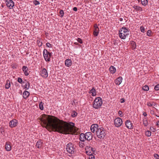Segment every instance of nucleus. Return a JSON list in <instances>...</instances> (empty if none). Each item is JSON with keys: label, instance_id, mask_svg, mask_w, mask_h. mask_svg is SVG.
Listing matches in <instances>:
<instances>
[{"label": "nucleus", "instance_id": "f3484780", "mask_svg": "<svg viewBox=\"0 0 159 159\" xmlns=\"http://www.w3.org/2000/svg\"><path fill=\"white\" fill-rule=\"evenodd\" d=\"M122 80V78L121 77H119L115 80V84L116 85H119L121 83Z\"/></svg>", "mask_w": 159, "mask_h": 159}, {"label": "nucleus", "instance_id": "473e14b6", "mask_svg": "<svg viewBox=\"0 0 159 159\" xmlns=\"http://www.w3.org/2000/svg\"><path fill=\"white\" fill-rule=\"evenodd\" d=\"M70 143L67 144L66 146V151L68 153H70Z\"/></svg>", "mask_w": 159, "mask_h": 159}, {"label": "nucleus", "instance_id": "2f4dec72", "mask_svg": "<svg viewBox=\"0 0 159 159\" xmlns=\"http://www.w3.org/2000/svg\"><path fill=\"white\" fill-rule=\"evenodd\" d=\"M142 89L145 91H148L149 90V88L148 86L145 85L143 87Z\"/></svg>", "mask_w": 159, "mask_h": 159}, {"label": "nucleus", "instance_id": "412c9836", "mask_svg": "<svg viewBox=\"0 0 159 159\" xmlns=\"http://www.w3.org/2000/svg\"><path fill=\"white\" fill-rule=\"evenodd\" d=\"M71 146H70V147ZM75 147L76 146L73 145V146H71V148L72 149L70 148V150H71V152H70V154H74L75 152Z\"/></svg>", "mask_w": 159, "mask_h": 159}, {"label": "nucleus", "instance_id": "e433bc0d", "mask_svg": "<svg viewBox=\"0 0 159 159\" xmlns=\"http://www.w3.org/2000/svg\"><path fill=\"white\" fill-rule=\"evenodd\" d=\"M60 16L61 17H62L64 15V11L62 10H61L60 11Z\"/></svg>", "mask_w": 159, "mask_h": 159}, {"label": "nucleus", "instance_id": "1a4fd4ad", "mask_svg": "<svg viewBox=\"0 0 159 159\" xmlns=\"http://www.w3.org/2000/svg\"><path fill=\"white\" fill-rule=\"evenodd\" d=\"M40 75L43 77L46 78L48 76L47 71L45 68H43L40 71Z\"/></svg>", "mask_w": 159, "mask_h": 159}, {"label": "nucleus", "instance_id": "dca6fc26", "mask_svg": "<svg viewBox=\"0 0 159 159\" xmlns=\"http://www.w3.org/2000/svg\"><path fill=\"white\" fill-rule=\"evenodd\" d=\"M23 83L25 84V85L24 86V89L26 90H28L29 89L30 86V84L28 81L26 80H25L23 82Z\"/></svg>", "mask_w": 159, "mask_h": 159}, {"label": "nucleus", "instance_id": "09e8293b", "mask_svg": "<svg viewBox=\"0 0 159 159\" xmlns=\"http://www.w3.org/2000/svg\"><path fill=\"white\" fill-rule=\"evenodd\" d=\"M47 54H48V56L50 58L52 56V52H48L47 51Z\"/></svg>", "mask_w": 159, "mask_h": 159}, {"label": "nucleus", "instance_id": "c85d7f7f", "mask_svg": "<svg viewBox=\"0 0 159 159\" xmlns=\"http://www.w3.org/2000/svg\"><path fill=\"white\" fill-rule=\"evenodd\" d=\"M141 4L143 6H145L148 4V0H141Z\"/></svg>", "mask_w": 159, "mask_h": 159}, {"label": "nucleus", "instance_id": "8fccbe9b", "mask_svg": "<svg viewBox=\"0 0 159 159\" xmlns=\"http://www.w3.org/2000/svg\"><path fill=\"white\" fill-rule=\"evenodd\" d=\"M147 105L149 107H151L152 106L151 102H148Z\"/></svg>", "mask_w": 159, "mask_h": 159}, {"label": "nucleus", "instance_id": "680f3d73", "mask_svg": "<svg viewBox=\"0 0 159 159\" xmlns=\"http://www.w3.org/2000/svg\"><path fill=\"white\" fill-rule=\"evenodd\" d=\"M98 98H99L100 99H102V98H100V97H97V98H96L94 99H95V100H96V99H97Z\"/></svg>", "mask_w": 159, "mask_h": 159}, {"label": "nucleus", "instance_id": "6e6552de", "mask_svg": "<svg viewBox=\"0 0 159 159\" xmlns=\"http://www.w3.org/2000/svg\"><path fill=\"white\" fill-rule=\"evenodd\" d=\"M47 52V50L46 49H44L43 51V57L45 61L49 62L51 60V58L48 56V55Z\"/></svg>", "mask_w": 159, "mask_h": 159}, {"label": "nucleus", "instance_id": "2eb2a0df", "mask_svg": "<svg viewBox=\"0 0 159 159\" xmlns=\"http://www.w3.org/2000/svg\"><path fill=\"white\" fill-rule=\"evenodd\" d=\"M11 143L10 142H7L5 144V148L7 151H10L11 149Z\"/></svg>", "mask_w": 159, "mask_h": 159}, {"label": "nucleus", "instance_id": "de8ad7c7", "mask_svg": "<svg viewBox=\"0 0 159 159\" xmlns=\"http://www.w3.org/2000/svg\"><path fill=\"white\" fill-rule=\"evenodd\" d=\"M154 157L156 159H159V156L157 154H154Z\"/></svg>", "mask_w": 159, "mask_h": 159}, {"label": "nucleus", "instance_id": "338daca9", "mask_svg": "<svg viewBox=\"0 0 159 159\" xmlns=\"http://www.w3.org/2000/svg\"><path fill=\"white\" fill-rule=\"evenodd\" d=\"M1 6L2 7H4V6L3 5H2Z\"/></svg>", "mask_w": 159, "mask_h": 159}, {"label": "nucleus", "instance_id": "f03ea898", "mask_svg": "<svg viewBox=\"0 0 159 159\" xmlns=\"http://www.w3.org/2000/svg\"><path fill=\"white\" fill-rule=\"evenodd\" d=\"M129 31L127 28L125 27H122L119 30V35L120 37L122 39H125L126 37L128 38L129 35Z\"/></svg>", "mask_w": 159, "mask_h": 159}, {"label": "nucleus", "instance_id": "f257e3e1", "mask_svg": "<svg viewBox=\"0 0 159 159\" xmlns=\"http://www.w3.org/2000/svg\"><path fill=\"white\" fill-rule=\"evenodd\" d=\"M42 126L54 132L66 134H70V122L61 120L53 116L43 114L38 118Z\"/></svg>", "mask_w": 159, "mask_h": 159}, {"label": "nucleus", "instance_id": "49530a36", "mask_svg": "<svg viewBox=\"0 0 159 159\" xmlns=\"http://www.w3.org/2000/svg\"><path fill=\"white\" fill-rule=\"evenodd\" d=\"M46 46L48 48L52 47L51 45L49 43H47L46 44Z\"/></svg>", "mask_w": 159, "mask_h": 159}, {"label": "nucleus", "instance_id": "f8f14e48", "mask_svg": "<svg viewBox=\"0 0 159 159\" xmlns=\"http://www.w3.org/2000/svg\"><path fill=\"white\" fill-rule=\"evenodd\" d=\"M125 125L126 127L129 129L133 128V126L129 120H127L125 121Z\"/></svg>", "mask_w": 159, "mask_h": 159}, {"label": "nucleus", "instance_id": "5701e85b", "mask_svg": "<svg viewBox=\"0 0 159 159\" xmlns=\"http://www.w3.org/2000/svg\"><path fill=\"white\" fill-rule=\"evenodd\" d=\"M110 72L113 74H114L116 71V69L113 66H111L109 68Z\"/></svg>", "mask_w": 159, "mask_h": 159}, {"label": "nucleus", "instance_id": "b1692460", "mask_svg": "<svg viewBox=\"0 0 159 159\" xmlns=\"http://www.w3.org/2000/svg\"><path fill=\"white\" fill-rule=\"evenodd\" d=\"M70 113L71 116L72 117H75L77 115V113L75 111H72Z\"/></svg>", "mask_w": 159, "mask_h": 159}, {"label": "nucleus", "instance_id": "72a5a7b5", "mask_svg": "<svg viewBox=\"0 0 159 159\" xmlns=\"http://www.w3.org/2000/svg\"><path fill=\"white\" fill-rule=\"evenodd\" d=\"M145 135L148 137H150L151 135V132L149 131H147L145 132Z\"/></svg>", "mask_w": 159, "mask_h": 159}, {"label": "nucleus", "instance_id": "13d9d810", "mask_svg": "<svg viewBox=\"0 0 159 159\" xmlns=\"http://www.w3.org/2000/svg\"><path fill=\"white\" fill-rule=\"evenodd\" d=\"M86 154H87L88 155H89V154H91V153H92L91 152H90L89 153V152H88V151H86Z\"/></svg>", "mask_w": 159, "mask_h": 159}, {"label": "nucleus", "instance_id": "6ab92c4d", "mask_svg": "<svg viewBox=\"0 0 159 159\" xmlns=\"http://www.w3.org/2000/svg\"><path fill=\"white\" fill-rule=\"evenodd\" d=\"M89 93H92V95L93 96H96V90L94 87H93L92 89L89 91Z\"/></svg>", "mask_w": 159, "mask_h": 159}, {"label": "nucleus", "instance_id": "79ce46f5", "mask_svg": "<svg viewBox=\"0 0 159 159\" xmlns=\"http://www.w3.org/2000/svg\"><path fill=\"white\" fill-rule=\"evenodd\" d=\"M37 42L38 46H39V47H41L42 46V44H43L42 42H41L37 40Z\"/></svg>", "mask_w": 159, "mask_h": 159}, {"label": "nucleus", "instance_id": "ea45409f", "mask_svg": "<svg viewBox=\"0 0 159 159\" xmlns=\"http://www.w3.org/2000/svg\"><path fill=\"white\" fill-rule=\"evenodd\" d=\"M154 89L156 90H159V84H157L155 86Z\"/></svg>", "mask_w": 159, "mask_h": 159}, {"label": "nucleus", "instance_id": "0eeeda50", "mask_svg": "<svg viewBox=\"0 0 159 159\" xmlns=\"http://www.w3.org/2000/svg\"><path fill=\"white\" fill-rule=\"evenodd\" d=\"M6 5L10 9H12L14 6V3L12 0H5Z\"/></svg>", "mask_w": 159, "mask_h": 159}, {"label": "nucleus", "instance_id": "5fc2aeb1", "mask_svg": "<svg viewBox=\"0 0 159 159\" xmlns=\"http://www.w3.org/2000/svg\"><path fill=\"white\" fill-rule=\"evenodd\" d=\"M89 148H91V151L93 152L95 151V149L94 148H92V147H89Z\"/></svg>", "mask_w": 159, "mask_h": 159}, {"label": "nucleus", "instance_id": "aec40b11", "mask_svg": "<svg viewBox=\"0 0 159 159\" xmlns=\"http://www.w3.org/2000/svg\"><path fill=\"white\" fill-rule=\"evenodd\" d=\"M43 143L41 142V140H39L37 142L36 144V146L38 148H41L42 147Z\"/></svg>", "mask_w": 159, "mask_h": 159}, {"label": "nucleus", "instance_id": "f704fd0d", "mask_svg": "<svg viewBox=\"0 0 159 159\" xmlns=\"http://www.w3.org/2000/svg\"><path fill=\"white\" fill-rule=\"evenodd\" d=\"M152 33V31L150 30H149L147 32V36H151V33Z\"/></svg>", "mask_w": 159, "mask_h": 159}, {"label": "nucleus", "instance_id": "69168bd1", "mask_svg": "<svg viewBox=\"0 0 159 159\" xmlns=\"http://www.w3.org/2000/svg\"><path fill=\"white\" fill-rule=\"evenodd\" d=\"M47 129L48 130H49V131H50V130H49V129H49V128H48V129ZM51 129V130H52H52Z\"/></svg>", "mask_w": 159, "mask_h": 159}, {"label": "nucleus", "instance_id": "774afa93", "mask_svg": "<svg viewBox=\"0 0 159 159\" xmlns=\"http://www.w3.org/2000/svg\"><path fill=\"white\" fill-rule=\"evenodd\" d=\"M155 115L156 116H157V117H159V116H157V115H156V114H155Z\"/></svg>", "mask_w": 159, "mask_h": 159}, {"label": "nucleus", "instance_id": "c03bdc74", "mask_svg": "<svg viewBox=\"0 0 159 159\" xmlns=\"http://www.w3.org/2000/svg\"><path fill=\"white\" fill-rule=\"evenodd\" d=\"M77 41L80 43H82L83 41L82 39L80 38H78L77 39Z\"/></svg>", "mask_w": 159, "mask_h": 159}, {"label": "nucleus", "instance_id": "4468645a", "mask_svg": "<svg viewBox=\"0 0 159 159\" xmlns=\"http://www.w3.org/2000/svg\"><path fill=\"white\" fill-rule=\"evenodd\" d=\"M22 70L23 71L25 75L28 76L29 74V69L27 67L25 66H23L22 68Z\"/></svg>", "mask_w": 159, "mask_h": 159}, {"label": "nucleus", "instance_id": "bf43d9fd", "mask_svg": "<svg viewBox=\"0 0 159 159\" xmlns=\"http://www.w3.org/2000/svg\"><path fill=\"white\" fill-rule=\"evenodd\" d=\"M156 125L158 126V127H159V121H158L157 123V124H156Z\"/></svg>", "mask_w": 159, "mask_h": 159}, {"label": "nucleus", "instance_id": "4c0bfd02", "mask_svg": "<svg viewBox=\"0 0 159 159\" xmlns=\"http://www.w3.org/2000/svg\"><path fill=\"white\" fill-rule=\"evenodd\" d=\"M89 159H95V157L91 153V154H89Z\"/></svg>", "mask_w": 159, "mask_h": 159}, {"label": "nucleus", "instance_id": "6e6d98bb", "mask_svg": "<svg viewBox=\"0 0 159 159\" xmlns=\"http://www.w3.org/2000/svg\"><path fill=\"white\" fill-rule=\"evenodd\" d=\"M150 129L152 131H153V132H154L155 131H154L155 129L153 127H151L150 128Z\"/></svg>", "mask_w": 159, "mask_h": 159}, {"label": "nucleus", "instance_id": "0e129e2a", "mask_svg": "<svg viewBox=\"0 0 159 159\" xmlns=\"http://www.w3.org/2000/svg\"><path fill=\"white\" fill-rule=\"evenodd\" d=\"M70 66H71V64L72 63V61H71V60L70 59Z\"/></svg>", "mask_w": 159, "mask_h": 159}, {"label": "nucleus", "instance_id": "4be33fe9", "mask_svg": "<svg viewBox=\"0 0 159 159\" xmlns=\"http://www.w3.org/2000/svg\"><path fill=\"white\" fill-rule=\"evenodd\" d=\"M11 86L10 82L9 80H7L6 81V83L5 85V88L6 89H8Z\"/></svg>", "mask_w": 159, "mask_h": 159}, {"label": "nucleus", "instance_id": "37998d69", "mask_svg": "<svg viewBox=\"0 0 159 159\" xmlns=\"http://www.w3.org/2000/svg\"><path fill=\"white\" fill-rule=\"evenodd\" d=\"M118 115L120 117H122L123 116V115H122L123 113L121 111H118Z\"/></svg>", "mask_w": 159, "mask_h": 159}, {"label": "nucleus", "instance_id": "393cba45", "mask_svg": "<svg viewBox=\"0 0 159 159\" xmlns=\"http://www.w3.org/2000/svg\"><path fill=\"white\" fill-rule=\"evenodd\" d=\"M133 7L134 9L135 10H136L137 11H142V7H140L134 5L133 6Z\"/></svg>", "mask_w": 159, "mask_h": 159}, {"label": "nucleus", "instance_id": "864d4df0", "mask_svg": "<svg viewBox=\"0 0 159 159\" xmlns=\"http://www.w3.org/2000/svg\"><path fill=\"white\" fill-rule=\"evenodd\" d=\"M151 102V103H152V106L153 105L154 106H155V105H156V103L155 102Z\"/></svg>", "mask_w": 159, "mask_h": 159}, {"label": "nucleus", "instance_id": "423d86ee", "mask_svg": "<svg viewBox=\"0 0 159 159\" xmlns=\"http://www.w3.org/2000/svg\"><path fill=\"white\" fill-rule=\"evenodd\" d=\"M114 123L116 127H119L122 125V120L120 118L118 117L114 120Z\"/></svg>", "mask_w": 159, "mask_h": 159}, {"label": "nucleus", "instance_id": "a19ab883", "mask_svg": "<svg viewBox=\"0 0 159 159\" xmlns=\"http://www.w3.org/2000/svg\"><path fill=\"white\" fill-rule=\"evenodd\" d=\"M17 81L20 84H22L23 83V81L22 79L20 78H18Z\"/></svg>", "mask_w": 159, "mask_h": 159}, {"label": "nucleus", "instance_id": "58836bf2", "mask_svg": "<svg viewBox=\"0 0 159 159\" xmlns=\"http://www.w3.org/2000/svg\"><path fill=\"white\" fill-rule=\"evenodd\" d=\"M148 122L147 120L143 121V124L145 126H147L148 125Z\"/></svg>", "mask_w": 159, "mask_h": 159}, {"label": "nucleus", "instance_id": "20e7f679", "mask_svg": "<svg viewBox=\"0 0 159 159\" xmlns=\"http://www.w3.org/2000/svg\"><path fill=\"white\" fill-rule=\"evenodd\" d=\"M75 123L70 122V134H78V132H77L79 129L75 126Z\"/></svg>", "mask_w": 159, "mask_h": 159}, {"label": "nucleus", "instance_id": "bb28decb", "mask_svg": "<svg viewBox=\"0 0 159 159\" xmlns=\"http://www.w3.org/2000/svg\"><path fill=\"white\" fill-rule=\"evenodd\" d=\"M99 29H94L93 32V35L95 36H98L99 33Z\"/></svg>", "mask_w": 159, "mask_h": 159}, {"label": "nucleus", "instance_id": "cd10ccee", "mask_svg": "<svg viewBox=\"0 0 159 159\" xmlns=\"http://www.w3.org/2000/svg\"><path fill=\"white\" fill-rule=\"evenodd\" d=\"M131 46H132L131 48H132V49H135L136 47V43L134 41H132L131 42Z\"/></svg>", "mask_w": 159, "mask_h": 159}, {"label": "nucleus", "instance_id": "e2e57ef3", "mask_svg": "<svg viewBox=\"0 0 159 159\" xmlns=\"http://www.w3.org/2000/svg\"><path fill=\"white\" fill-rule=\"evenodd\" d=\"M120 21H122L123 20V19L122 18H120Z\"/></svg>", "mask_w": 159, "mask_h": 159}, {"label": "nucleus", "instance_id": "a18cd8bd", "mask_svg": "<svg viewBox=\"0 0 159 159\" xmlns=\"http://www.w3.org/2000/svg\"><path fill=\"white\" fill-rule=\"evenodd\" d=\"M140 29L141 31L142 32H143V33L144 32V31L145 30V29L143 26H141L140 27Z\"/></svg>", "mask_w": 159, "mask_h": 159}, {"label": "nucleus", "instance_id": "c9c22d12", "mask_svg": "<svg viewBox=\"0 0 159 159\" xmlns=\"http://www.w3.org/2000/svg\"><path fill=\"white\" fill-rule=\"evenodd\" d=\"M33 3L35 5H37L40 4L39 2L36 0L34 1H33Z\"/></svg>", "mask_w": 159, "mask_h": 159}, {"label": "nucleus", "instance_id": "9b49d317", "mask_svg": "<svg viewBox=\"0 0 159 159\" xmlns=\"http://www.w3.org/2000/svg\"><path fill=\"white\" fill-rule=\"evenodd\" d=\"M18 121L15 119L12 120L9 122V125L11 128L14 127L17 125Z\"/></svg>", "mask_w": 159, "mask_h": 159}, {"label": "nucleus", "instance_id": "603ef678", "mask_svg": "<svg viewBox=\"0 0 159 159\" xmlns=\"http://www.w3.org/2000/svg\"><path fill=\"white\" fill-rule=\"evenodd\" d=\"M73 10L74 11H77V10H78V9H77V7H74L73 8Z\"/></svg>", "mask_w": 159, "mask_h": 159}, {"label": "nucleus", "instance_id": "9d476101", "mask_svg": "<svg viewBox=\"0 0 159 159\" xmlns=\"http://www.w3.org/2000/svg\"><path fill=\"white\" fill-rule=\"evenodd\" d=\"M98 127V125L96 124H93L92 125L90 129L91 131L93 133H94L95 132L97 133V132L99 129Z\"/></svg>", "mask_w": 159, "mask_h": 159}, {"label": "nucleus", "instance_id": "3c124183", "mask_svg": "<svg viewBox=\"0 0 159 159\" xmlns=\"http://www.w3.org/2000/svg\"><path fill=\"white\" fill-rule=\"evenodd\" d=\"M94 29H99L98 27L97 24H95L94 25Z\"/></svg>", "mask_w": 159, "mask_h": 159}, {"label": "nucleus", "instance_id": "052dcab7", "mask_svg": "<svg viewBox=\"0 0 159 159\" xmlns=\"http://www.w3.org/2000/svg\"><path fill=\"white\" fill-rule=\"evenodd\" d=\"M125 100H122V101L120 102L121 103H124L125 102Z\"/></svg>", "mask_w": 159, "mask_h": 159}, {"label": "nucleus", "instance_id": "7ed1b4c3", "mask_svg": "<svg viewBox=\"0 0 159 159\" xmlns=\"http://www.w3.org/2000/svg\"><path fill=\"white\" fill-rule=\"evenodd\" d=\"M98 137L100 139H104L106 135V133L104 128L101 127L99 128L98 129L96 133Z\"/></svg>", "mask_w": 159, "mask_h": 159}, {"label": "nucleus", "instance_id": "a211bd4d", "mask_svg": "<svg viewBox=\"0 0 159 159\" xmlns=\"http://www.w3.org/2000/svg\"><path fill=\"white\" fill-rule=\"evenodd\" d=\"M80 139L82 142L86 140L85 134L81 133L80 135Z\"/></svg>", "mask_w": 159, "mask_h": 159}, {"label": "nucleus", "instance_id": "7c9ffc66", "mask_svg": "<svg viewBox=\"0 0 159 159\" xmlns=\"http://www.w3.org/2000/svg\"><path fill=\"white\" fill-rule=\"evenodd\" d=\"M43 103L42 102L39 103V108L41 110H43Z\"/></svg>", "mask_w": 159, "mask_h": 159}, {"label": "nucleus", "instance_id": "a878e982", "mask_svg": "<svg viewBox=\"0 0 159 159\" xmlns=\"http://www.w3.org/2000/svg\"><path fill=\"white\" fill-rule=\"evenodd\" d=\"M29 94L30 93L29 92L26 91H25L23 93V97L25 98H26L29 95Z\"/></svg>", "mask_w": 159, "mask_h": 159}, {"label": "nucleus", "instance_id": "c756f323", "mask_svg": "<svg viewBox=\"0 0 159 159\" xmlns=\"http://www.w3.org/2000/svg\"><path fill=\"white\" fill-rule=\"evenodd\" d=\"M65 64L67 67L70 66V59L68 58L65 61Z\"/></svg>", "mask_w": 159, "mask_h": 159}, {"label": "nucleus", "instance_id": "39448f33", "mask_svg": "<svg viewBox=\"0 0 159 159\" xmlns=\"http://www.w3.org/2000/svg\"><path fill=\"white\" fill-rule=\"evenodd\" d=\"M102 100H94L93 102V107L97 109L99 108L102 104Z\"/></svg>", "mask_w": 159, "mask_h": 159}, {"label": "nucleus", "instance_id": "4d7b16f0", "mask_svg": "<svg viewBox=\"0 0 159 159\" xmlns=\"http://www.w3.org/2000/svg\"><path fill=\"white\" fill-rule=\"evenodd\" d=\"M143 115L144 116H147V114L146 113V112H144L143 113Z\"/></svg>", "mask_w": 159, "mask_h": 159}, {"label": "nucleus", "instance_id": "ddd939ff", "mask_svg": "<svg viewBox=\"0 0 159 159\" xmlns=\"http://www.w3.org/2000/svg\"><path fill=\"white\" fill-rule=\"evenodd\" d=\"M85 134L86 140L89 141L92 139L93 135L91 132H88Z\"/></svg>", "mask_w": 159, "mask_h": 159}]
</instances>
